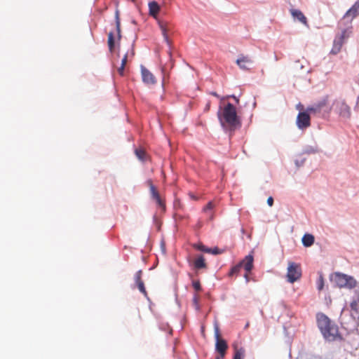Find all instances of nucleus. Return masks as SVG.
<instances>
[{
    "mask_svg": "<svg viewBox=\"0 0 359 359\" xmlns=\"http://www.w3.org/2000/svg\"><path fill=\"white\" fill-rule=\"evenodd\" d=\"M217 116L225 133L232 134L241 127V118L237 114L236 107L231 102L224 107L219 105Z\"/></svg>",
    "mask_w": 359,
    "mask_h": 359,
    "instance_id": "obj_1",
    "label": "nucleus"
},
{
    "mask_svg": "<svg viewBox=\"0 0 359 359\" xmlns=\"http://www.w3.org/2000/svg\"><path fill=\"white\" fill-rule=\"evenodd\" d=\"M317 325L323 337L328 341H334L337 337L341 339L337 325L324 313L316 316Z\"/></svg>",
    "mask_w": 359,
    "mask_h": 359,
    "instance_id": "obj_2",
    "label": "nucleus"
},
{
    "mask_svg": "<svg viewBox=\"0 0 359 359\" xmlns=\"http://www.w3.org/2000/svg\"><path fill=\"white\" fill-rule=\"evenodd\" d=\"M330 280L335 287H344L350 290L357 289L358 283L353 276L341 272L331 273Z\"/></svg>",
    "mask_w": 359,
    "mask_h": 359,
    "instance_id": "obj_3",
    "label": "nucleus"
},
{
    "mask_svg": "<svg viewBox=\"0 0 359 359\" xmlns=\"http://www.w3.org/2000/svg\"><path fill=\"white\" fill-rule=\"evenodd\" d=\"M252 253L253 252L252 251L238 264L232 266L229 270V276H233L235 275H238L240 273L242 268H243L246 272H250L254 266V256Z\"/></svg>",
    "mask_w": 359,
    "mask_h": 359,
    "instance_id": "obj_4",
    "label": "nucleus"
},
{
    "mask_svg": "<svg viewBox=\"0 0 359 359\" xmlns=\"http://www.w3.org/2000/svg\"><path fill=\"white\" fill-rule=\"evenodd\" d=\"M331 109L343 119L346 120L351 117V108L344 100H335Z\"/></svg>",
    "mask_w": 359,
    "mask_h": 359,
    "instance_id": "obj_5",
    "label": "nucleus"
},
{
    "mask_svg": "<svg viewBox=\"0 0 359 359\" xmlns=\"http://www.w3.org/2000/svg\"><path fill=\"white\" fill-rule=\"evenodd\" d=\"M287 270L286 277L290 283H294L302 277V269L299 264L289 262Z\"/></svg>",
    "mask_w": 359,
    "mask_h": 359,
    "instance_id": "obj_6",
    "label": "nucleus"
},
{
    "mask_svg": "<svg viewBox=\"0 0 359 359\" xmlns=\"http://www.w3.org/2000/svg\"><path fill=\"white\" fill-rule=\"evenodd\" d=\"M214 337L215 339V351H226L228 348L227 342L225 339L220 337L219 328L216 321L214 323Z\"/></svg>",
    "mask_w": 359,
    "mask_h": 359,
    "instance_id": "obj_7",
    "label": "nucleus"
},
{
    "mask_svg": "<svg viewBox=\"0 0 359 359\" xmlns=\"http://www.w3.org/2000/svg\"><path fill=\"white\" fill-rule=\"evenodd\" d=\"M296 124L297 128L302 130L311 126V116L307 111L301 110L299 111L296 119Z\"/></svg>",
    "mask_w": 359,
    "mask_h": 359,
    "instance_id": "obj_8",
    "label": "nucleus"
},
{
    "mask_svg": "<svg viewBox=\"0 0 359 359\" xmlns=\"http://www.w3.org/2000/svg\"><path fill=\"white\" fill-rule=\"evenodd\" d=\"M142 81L145 84H155L156 83L154 75L142 65L140 66Z\"/></svg>",
    "mask_w": 359,
    "mask_h": 359,
    "instance_id": "obj_9",
    "label": "nucleus"
},
{
    "mask_svg": "<svg viewBox=\"0 0 359 359\" xmlns=\"http://www.w3.org/2000/svg\"><path fill=\"white\" fill-rule=\"evenodd\" d=\"M142 271L141 269L138 270L135 276H134V279H135V285L137 286V287L138 288L139 291L144 294V296L149 299V297H148V294H147V292L146 291V288H145V286H144V282L142 280Z\"/></svg>",
    "mask_w": 359,
    "mask_h": 359,
    "instance_id": "obj_10",
    "label": "nucleus"
},
{
    "mask_svg": "<svg viewBox=\"0 0 359 359\" xmlns=\"http://www.w3.org/2000/svg\"><path fill=\"white\" fill-rule=\"evenodd\" d=\"M196 248L199 251H201V252H205V253H210V254H212L214 255H220L224 252L223 250L219 248L218 247L208 248L202 243L198 244V245Z\"/></svg>",
    "mask_w": 359,
    "mask_h": 359,
    "instance_id": "obj_11",
    "label": "nucleus"
},
{
    "mask_svg": "<svg viewBox=\"0 0 359 359\" xmlns=\"http://www.w3.org/2000/svg\"><path fill=\"white\" fill-rule=\"evenodd\" d=\"M193 267L196 270H200L203 269L207 268V264L205 263V260L204 257L202 255H198L196 259L194 261Z\"/></svg>",
    "mask_w": 359,
    "mask_h": 359,
    "instance_id": "obj_12",
    "label": "nucleus"
},
{
    "mask_svg": "<svg viewBox=\"0 0 359 359\" xmlns=\"http://www.w3.org/2000/svg\"><path fill=\"white\" fill-rule=\"evenodd\" d=\"M359 2L355 1L354 4L346 11L344 18L351 17V20L358 15Z\"/></svg>",
    "mask_w": 359,
    "mask_h": 359,
    "instance_id": "obj_13",
    "label": "nucleus"
},
{
    "mask_svg": "<svg viewBox=\"0 0 359 359\" xmlns=\"http://www.w3.org/2000/svg\"><path fill=\"white\" fill-rule=\"evenodd\" d=\"M148 6L149 15L156 18L161 9L158 3L156 1H151L149 2Z\"/></svg>",
    "mask_w": 359,
    "mask_h": 359,
    "instance_id": "obj_14",
    "label": "nucleus"
},
{
    "mask_svg": "<svg viewBox=\"0 0 359 359\" xmlns=\"http://www.w3.org/2000/svg\"><path fill=\"white\" fill-rule=\"evenodd\" d=\"M359 288L355 289L350 303L351 310H359Z\"/></svg>",
    "mask_w": 359,
    "mask_h": 359,
    "instance_id": "obj_15",
    "label": "nucleus"
},
{
    "mask_svg": "<svg viewBox=\"0 0 359 359\" xmlns=\"http://www.w3.org/2000/svg\"><path fill=\"white\" fill-rule=\"evenodd\" d=\"M291 14L294 19L301 22L302 23L306 25L307 23V19L304 13L298 9H292Z\"/></svg>",
    "mask_w": 359,
    "mask_h": 359,
    "instance_id": "obj_16",
    "label": "nucleus"
},
{
    "mask_svg": "<svg viewBox=\"0 0 359 359\" xmlns=\"http://www.w3.org/2000/svg\"><path fill=\"white\" fill-rule=\"evenodd\" d=\"M236 64L240 67V69L243 70H248L250 68L247 66L248 63L251 64L252 60L248 57L245 56H242L241 57H238L236 61Z\"/></svg>",
    "mask_w": 359,
    "mask_h": 359,
    "instance_id": "obj_17",
    "label": "nucleus"
},
{
    "mask_svg": "<svg viewBox=\"0 0 359 359\" xmlns=\"http://www.w3.org/2000/svg\"><path fill=\"white\" fill-rule=\"evenodd\" d=\"M314 242L315 237L311 233H305L302 238V245L305 248L311 247L314 243Z\"/></svg>",
    "mask_w": 359,
    "mask_h": 359,
    "instance_id": "obj_18",
    "label": "nucleus"
},
{
    "mask_svg": "<svg viewBox=\"0 0 359 359\" xmlns=\"http://www.w3.org/2000/svg\"><path fill=\"white\" fill-rule=\"evenodd\" d=\"M327 102V97H324L321 100L314 103V104L317 108H318L320 112L323 111L325 114H328L331 110V108L326 107Z\"/></svg>",
    "mask_w": 359,
    "mask_h": 359,
    "instance_id": "obj_19",
    "label": "nucleus"
},
{
    "mask_svg": "<svg viewBox=\"0 0 359 359\" xmlns=\"http://www.w3.org/2000/svg\"><path fill=\"white\" fill-rule=\"evenodd\" d=\"M114 20H115V25H116V30L117 32V39L118 41H120L121 39V21H120V18H119V11L118 8H116V11H115Z\"/></svg>",
    "mask_w": 359,
    "mask_h": 359,
    "instance_id": "obj_20",
    "label": "nucleus"
},
{
    "mask_svg": "<svg viewBox=\"0 0 359 359\" xmlns=\"http://www.w3.org/2000/svg\"><path fill=\"white\" fill-rule=\"evenodd\" d=\"M245 350L243 347H235L233 359H245Z\"/></svg>",
    "mask_w": 359,
    "mask_h": 359,
    "instance_id": "obj_21",
    "label": "nucleus"
},
{
    "mask_svg": "<svg viewBox=\"0 0 359 359\" xmlns=\"http://www.w3.org/2000/svg\"><path fill=\"white\" fill-rule=\"evenodd\" d=\"M346 29H343L340 36H338V37H336L334 40V45H335L336 46L341 48L342 47V45L344 43V38L346 37Z\"/></svg>",
    "mask_w": 359,
    "mask_h": 359,
    "instance_id": "obj_22",
    "label": "nucleus"
},
{
    "mask_svg": "<svg viewBox=\"0 0 359 359\" xmlns=\"http://www.w3.org/2000/svg\"><path fill=\"white\" fill-rule=\"evenodd\" d=\"M158 26L162 32V34L164 39V41L166 42V43L168 45L169 47H170V41L168 37V35L167 34V29L163 24V22L158 21Z\"/></svg>",
    "mask_w": 359,
    "mask_h": 359,
    "instance_id": "obj_23",
    "label": "nucleus"
},
{
    "mask_svg": "<svg viewBox=\"0 0 359 359\" xmlns=\"http://www.w3.org/2000/svg\"><path fill=\"white\" fill-rule=\"evenodd\" d=\"M318 152L317 146L306 145L302 152V154H312Z\"/></svg>",
    "mask_w": 359,
    "mask_h": 359,
    "instance_id": "obj_24",
    "label": "nucleus"
},
{
    "mask_svg": "<svg viewBox=\"0 0 359 359\" xmlns=\"http://www.w3.org/2000/svg\"><path fill=\"white\" fill-rule=\"evenodd\" d=\"M107 44L110 52H113L115 48V37L113 32L108 34Z\"/></svg>",
    "mask_w": 359,
    "mask_h": 359,
    "instance_id": "obj_25",
    "label": "nucleus"
},
{
    "mask_svg": "<svg viewBox=\"0 0 359 359\" xmlns=\"http://www.w3.org/2000/svg\"><path fill=\"white\" fill-rule=\"evenodd\" d=\"M147 183L149 186L150 194H151V198L153 199L155 198H158L160 196V194H159L158 191H157L156 187L154 185L152 180H148L147 181Z\"/></svg>",
    "mask_w": 359,
    "mask_h": 359,
    "instance_id": "obj_26",
    "label": "nucleus"
},
{
    "mask_svg": "<svg viewBox=\"0 0 359 359\" xmlns=\"http://www.w3.org/2000/svg\"><path fill=\"white\" fill-rule=\"evenodd\" d=\"M350 316L353 320L354 326L358 325V320H359V310H353V311L351 310Z\"/></svg>",
    "mask_w": 359,
    "mask_h": 359,
    "instance_id": "obj_27",
    "label": "nucleus"
},
{
    "mask_svg": "<svg viewBox=\"0 0 359 359\" xmlns=\"http://www.w3.org/2000/svg\"><path fill=\"white\" fill-rule=\"evenodd\" d=\"M306 111H307V113L309 114V116H311V114H320L321 112L320 111V110L318 109V108H317L315 104H313V105L311 106H309L306 109H305Z\"/></svg>",
    "mask_w": 359,
    "mask_h": 359,
    "instance_id": "obj_28",
    "label": "nucleus"
},
{
    "mask_svg": "<svg viewBox=\"0 0 359 359\" xmlns=\"http://www.w3.org/2000/svg\"><path fill=\"white\" fill-rule=\"evenodd\" d=\"M135 154L140 161H144L145 160V152L142 149H135Z\"/></svg>",
    "mask_w": 359,
    "mask_h": 359,
    "instance_id": "obj_29",
    "label": "nucleus"
},
{
    "mask_svg": "<svg viewBox=\"0 0 359 359\" xmlns=\"http://www.w3.org/2000/svg\"><path fill=\"white\" fill-rule=\"evenodd\" d=\"M302 154H301L298 158L294 160V164L297 168L303 166L306 161V158L302 157Z\"/></svg>",
    "mask_w": 359,
    "mask_h": 359,
    "instance_id": "obj_30",
    "label": "nucleus"
},
{
    "mask_svg": "<svg viewBox=\"0 0 359 359\" xmlns=\"http://www.w3.org/2000/svg\"><path fill=\"white\" fill-rule=\"evenodd\" d=\"M324 287V278L323 274L320 273L319 275V278L317 280V289L318 290H322Z\"/></svg>",
    "mask_w": 359,
    "mask_h": 359,
    "instance_id": "obj_31",
    "label": "nucleus"
},
{
    "mask_svg": "<svg viewBox=\"0 0 359 359\" xmlns=\"http://www.w3.org/2000/svg\"><path fill=\"white\" fill-rule=\"evenodd\" d=\"M191 285L196 292H200L202 290V287L199 280H193L191 282Z\"/></svg>",
    "mask_w": 359,
    "mask_h": 359,
    "instance_id": "obj_32",
    "label": "nucleus"
},
{
    "mask_svg": "<svg viewBox=\"0 0 359 359\" xmlns=\"http://www.w3.org/2000/svg\"><path fill=\"white\" fill-rule=\"evenodd\" d=\"M229 98H231V100L233 99L236 104L239 103V98L237 96H236L234 94L224 96V97H221V100L223 101V100H227Z\"/></svg>",
    "mask_w": 359,
    "mask_h": 359,
    "instance_id": "obj_33",
    "label": "nucleus"
},
{
    "mask_svg": "<svg viewBox=\"0 0 359 359\" xmlns=\"http://www.w3.org/2000/svg\"><path fill=\"white\" fill-rule=\"evenodd\" d=\"M154 200L156 201V204L161 208L165 209V205L164 201L161 199V196H159L158 198H154Z\"/></svg>",
    "mask_w": 359,
    "mask_h": 359,
    "instance_id": "obj_34",
    "label": "nucleus"
},
{
    "mask_svg": "<svg viewBox=\"0 0 359 359\" xmlns=\"http://www.w3.org/2000/svg\"><path fill=\"white\" fill-rule=\"evenodd\" d=\"M214 204L212 201H209L206 205L203 208V211L207 212L208 211H210L213 209Z\"/></svg>",
    "mask_w": 359,
    "mask_h": 359,
    "instance_id": "obj_35",
    "label": "nucleus"
},
{
    "mask_svg": "<svg viewBox=\"0 0 359 359\" xmlns=\"http://www.w3.org/2000/svg\"><path fill=\"white\" fill-rule=\"evenodd\" d=\"M193 304L195 307V309L196 311H199L201 307L199 306V304H198V297L197 295L195 294L193 297Z\"/></svg>",
    "mask_w": 359,
    "mask_h": 359,
    "instance_id": "obj_36",
    "label": "nucleus"
},
{
    "mask_svg": "<svg viewBox=\"0 0 359 359\" xmlns=\"http://www.w3.org/2000/svg\"><path fill=\"white\" fill-rule=\"evenodd\" d=\"M161 73H162V86H164L165 80L166 78L165 68L164 67H161Z\"/></svg>",
    "mask_w": 359,
    "mask_h": 359,
    "instance_id": "obj_37",
    "label": "nucleus"
},
{
    "mask_svg": "<svg viewBox=\"0 0 359 359\" xmlns=\"http://www.w3.org/2000/svg\"><path fill=\"white\" fill-rule=\"evenodd\" d=\"M341 48L333 44V47L330 51V53L336 55L340 51Z\"/></svg>",
    "mask_w": 359,
    "mask_h": 359,
    "instance_id": "obj_38",
    "label": "nucleus"
},
{
    "mask_svg": "<svg viewBox=\"0 0 359 359\" xmlns=\"http://www.w3.org/2000/svg\"><path fill=\"white\" fill-rule=\"evenodd\" d=\"M216 352L218 353V355L216 356L215 358L223 359L225 357L226 351H216Z\"/></svg>",
    "mask_w": 359,
    "mask_h": 359,
    "instance_id": "obj_39",
    "label": "nucleus"
},
{
    "mask_svg": "<svg viewBox=\"0 0 359 359\" xmlns=\"http://www.w3.org/2000/svg\"><path fill=\"white\" fill-rule=\"evenodd\" d=\"M125 66L123 65H121L120 67L118 69V72L121 76L124 75Z\"/></svg>",
    "mask_w": 359,
    "mask_h": 359,
    "instance_id": "obj_40",
    "label": "nucleus"
},
{
    "mask_svg": "<svg viewBox=\"0 0 359 359\" xmlns=\"http://www.w3.org/2000/svg\"><path fill=\"white\" fill-rule=\"evenodd\" d=\"M160 245H161V251L163 254H165V241L163 240H162L161 241V243H160Z\"/></svg>",
    "mask_w": 359,
    "mask_h": 359,
    "instance_id": "obj_41",
    "label": "nucleus"
},
{
    "mask_svg": "<svg viewBox=\"0 0 359 359\" xmlns=\"http://www.w3.org/2000/svg\"><path fill=\"white\" fill-rule=\"evenodd\" d=\"M306 359H325L323 357L318 355H309Z\"/></svg>",
    "mask_w": 359,
    "mask_h": 359,
    "instance_id": "obj_42",
    "label": "nucleus"
},
{
    "mask_svg": "<svg viewBox=\"0 0 359 359\" xmlns=\"http://www.w3.org/2000/svg\"><path fill=\"white\" fill-rule=\"evenodd\" d=\"M273 201H274L273 198L272 196H269L267 198L266 203H267L269 206L271 207L273 205Z\"/></svg>",
    "mask_w": 359,
    "mask_h": 359,
    "instance_id": "obj_43",
    "label": "nucleus"
},
{
    "mask_svg": "<svg viewBox=\"0 0 359 359\" xmlns=\"http://www.w3.org/2000/svg\"><path fill=\"white\" fill-rule=\"evenodd\" d=\"M174 218L175 219H180V220H182L184 219V216L182 215H180V214H177V213H175L174 214Z\"/></svg>",
    "mask_w": 359,
    "mask_h": 359,
    "instance_id": "obj_44",
    "label": "nucleus"
},
{
    "mask_svg": "<svg viewBox=\"0 0 359 359\" xmlns=\"http://www.w3.org/2000/svg\"><path fill=\"white\" fill-rule=\"evenodd\" d=\"M296 108H297V109L299 110V111H300V110L301 111H305L304 109L303 105L300 102L297 104Z\"/></svg>",
    "mask_w": 359,
    "mask_h": 359,
    "instance_id": "obj_45",
    "label": "nucleus"
},
{
    "mask_svg": "<svg viewBox=\"0 0 359 359\" xmlns=\"http://www.w3.org/2000/svg\"><path fill=\"white\" fill-rule=\"evenodd\" d=\"M127 57H128V53H126V54L123 56V59H122V60H121V65H123L125 66L126 62V60H127Z\"/></svg>",
    "mask_w": 359,
    "mask_h": 359,
    "instance_id": "obj_46",
    "label": "nucleus"
},
{
    "mask_svg": "<svg viewBox=\"0 0 359 359\" xmlns=\"http://www.w3.org/2000/svg\"><path fill=\"white\" fill-rule=\"evenodd\" d=\"M210 95H213V96H215V97H217V98H219V99H220V100H221V97H220V95H218V94H217L216 92H215V91L211 92V93H210Z\"/></svg>",
    "mask_w": 359,
    "mask_h": 359,
    "instance_id": "obj_47",
    "label": "nucleus"
},
{
    "mask_svg": "<svg viewBox=\"0 0 359 359\" xmlns=\"http://www.w3.org/2000/svg\"><path fill=\"white\" fill-rule=\"evenodd\" d=\"M248 272H246L245 274H244V278L245 280V282L246 283H248L250 281V277L248 275Z\"/></svg>",
    "mask_w": 359,
    "mask_h": 359,
    "instance_id": "obj_48",
    "label": "nucleus"
},
{
    "mask_svg": "<svg viewBox=\"0 0 359 359\" xmlns=\"http://www.w3.org/2000/svg\"><path fill=\"white\" fill-rule=\"evenodd\" d=\"M153 222L156 224H158V219L156 215L153 216Z\"/></svg>",
    "mask_w": 359,
    "mask_h": 359,
    "instance_id": "obj_49",
    "label": "nucleus"
},
{
    "mask_svg": "<svg viewBox=\"0 0 359 359\" xmlns=\"http://www.w3.org/2000/svg\"><path fill=\"white\" fill-rule=\"evenodd\" d=\"M190 197L194 200H197V197L195 196L193 194H190Z\"/></svg>",
    "mask_w": 359,
    "mask_h": 359,
    "instance_id": "obj_50",
    "label": "nucleus"
},
{
    "mask_svg": "<svg viewBox=\"0 0 359 359\" xmlns=\"http://www.w3.org/2000/svg\"><path fill=\"white\" fill-rule=\"evenodd\" d=\"M131 23L133 24V25H137V21L135 19H133L131 20Z\"/></svg>",
    "mask_w": 359,
    "mask_h": 359,
    "instance_id": "obj_51",
    "label": "nucleus"
},
{
    "mask_svg": "<svg viewBox=\"0 0 359 359\" xmlns=\"http://www.w3.org/2000/svg\"><path fill=\"white\" fill-rule=\"evenodd\" d=\"M345 311H346V306L342 309L341 315H342L345 312Z\"/></svg>",
    "mask_w": 359,
    "mask_h": 359,
    "instance_id": "obj_52",
    "label": "nucleus"
},
{
    "mask_svg": "<svg viewBox=\"0 0 359 359\" xmlns=\"http://www.w3.org/2000/svg\"><path fill=\"white\" fill-rule=\"evenodd\" d=\"M210 109V103H208L205 107V110H208Z\"/></svg>",
    "mask_w": 359,
    "mask_h": 359,
    "instance_id": "obj_53",
    "label": "nucleus"
},
{
    "mask_svg": "<svg viewBox=\"0 0 359 359\" xmlns=\"http://www.w3.org/2000/svg\"><path fill=\"white\" fill-rule=\"evenodd\" d=\"M241 233L244 234L245 233V231L243 228L241 229Z\"/></svg>",
    "mask_w": 359,
    "mask_h": 359,
    "instance_id": "obj_54",
    "label": "nucleus"
},
{
    "mask_svg": "<svg viewBox=\"0 0 359 359\" xmlns=\"http://www.w3.org/2000/svg\"><path fill=\"white\" fill-rule=\"evenodd\" d=\"M201 332H204V327L202 326L201 327Z\"/></svg>",
    "mask_w": 359,
    "mask_h": 359,
    "instance_id": "obj_55",
    "label": "nucleus"
},
{
    "mask_svg": "<svg viewBox=\"0 0 359 359\" xmlns=\"http://www.w3.org/2000/svg\"><path fill=\"white\" fill-rule=\"evenodd\" d=\"M255 106H256V102H254L253 107H255Z\"/></svg>",
    "mask_w": 359,
    "mask_h": 359,
    "instance_id": "obj_56",
    "label": "nucleus"
},
{
    "mask_svg": "<svg viewBox=\"0 0 359 359\" xmlns=\"http://www.w3.org/2000/svg\"><path fill=\"white\" fill-rule=\"evenodd\" d=\"M189 276L190 278H192V274L189 273Z\"/></svg>",
    "mask_w": 359,
    "mask_h": 359,
    "instance_id": "obj_57",
    "label": "nucleus"
},
{
    "mask_svg": "<svg viewBox=\"0 0 359 359\" xmlns=\"http://www.w3.org/2000/svg\"><path fill=\"white\" fill-rule=\"evenodd\" d=\"M132 55H134V50H133V49L132 50Z\"/></svg>",
    "mask_w": 359,
    "mask_h": 359,
    "instance_id": "obj_58",
    "label": "nucleus"
},
{
    "mask_svg": "<svg viewBox=\"0 0 359 359\" xmlns=\"http://www.w3.org/2000/svg\"><path fill=\"white\" fill-rule=\"evenodd\" d=\"M248 325H249V324H248V323H247V324L245 325V327H248Z\"/></svg>",
    "mask_w": 359,
    "mask_h": 359,
    "instance_id": "obj_59",
    "label": "nucleus"
},
{
    "mask_svg": "<svg viewBox=\"0 0 359 359\" xmlns=\"http://www.w3.org/2000/svg\"><path fill=\"white\" fill-rule=\"evenodd\" d=\"M215 359H219V358H215Z\"/></svg>",
    "mask_w": 359,
    "mask_h": 359,
    "instance_id": "obj_60",
    "label": "nucleus"
}]
</instances>
